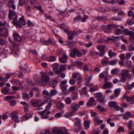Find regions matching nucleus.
I'll return each instance as SVG.
<instances>
[{
	"instance_id": "7",
	"label": "nucleus",
	"mask_w": 134,
	"mask_h": 134,
	"mask_svg": "<svg viewBox=\"0 0 134 134\" xmlns=\"http://www.w3.org/2000/svg\"><path fill=\"white\" fill-rule=\"evenodd\" d=\"M47 111L46 110H45L40 112L38 114L41 116V117L42 119H47L48 116L47 115L50 113V111H48L47 112Z\"/></svg>"
},
{
	"instance_id": "41",
	"label": "nucleus",
	"mask_w": 134,
	"mask_h": 134,
	"mask_svg": "<svg viewBox=\"0 0 134 134\" xmlns=\"http://www.w3.org/2000/svg\"><path fill=\"white\" fill-rule=\"evenodd\" d=\"M46 17V18L51 21H54L55 20L54 19L52 16L49 15H45Z\"/></svg>"
},
{
	"instance_id": "25",
	"label": "nucleus",
	"mask_w": 134,
	"mask_h": 134,
	"mask_svg": "<svg viewBox=\"0 0 134 134\" xmlns=\"http://www.w3.org/2000/svg\"><path fill=\"white\" fill-rule=\"evenodd\" d=\"M65 103L68 104H71L72 103L71 99L69 97H67L64 99Z\"/></svg>"
},
{
	"instance_id": "6",
	"label": "nucleus",
	"mask_w": 134,
	"mask_h": 134,
	"mask_svg": "<svg viewBox=\"0 0 134 134\" xmlns=\"http://www.w3.org/2000/svg\"><path fill=\"white\" fill-rule=\"evenodd\" d=\"M105 47V46L103 44L100 45L97 47V49L100 52V55L101 57H103L104 54V49Z\"/></svg>"
},
{
	"instance_id": "32",
	"label": "nucleus",
	"mask_w": 134,
	"mask_h": 134,
	"mask_svg": "<svg viewBox=\"0 0 134 134\" xmlns=\"http://www.w3.org/2000/svg\"><path fill=\"white\" fill-rule=\"evenodd\" d=\"M15 97L14 96H9L5 97L4 98V99L5 100L8 101L9 100L14 99Z\"/></svg>"
},
{
	"instance_id": "45",
	"label": "nucleus",
	"mask_w": 134,
	"mask_h": 134,
	"mask_svg": "<svg viewBox=\"0 0 134 134\" xmlns=\"http://www.w3.org/2000/svg\"><path fill=\"white\" fill-rule=\"evenodd\" d=\"M123 99H126L127 102H129V99H130V96H127L126 94H125L123 96Z\"/></svg>"
},
{
	"instance_id": "40",
	"label": "nucleus",
	"mask_w": 134,
	"mask_h": 134,
	"mask_svg": "<svg viewBox=\"0 0 134 134\" xmlns=\"http://www.w3.org/2000/svg\"><path fill=\"white\" fill-rule=\"evenodd\" d=\"M82 17L80 15H78L74 18V20L75 21H80Z\"/></svg>"
},
{
	"instance_id": "58",
	"label": "nucleus",
	"mask_w": 134,
	"mask_h": 134,
	"mask_svg": "<svg viewBox=\"0 0 134 134\" xmlns=\"http://www.w3.org/2000/svg\"><path fill=\"white\" fill-rule=\"evenodd\" d=\"M25 3V0H19V6H21Z\"/></svg>"
},
{
	"instance_id": "35",
	"label": "nucleus",
	"mask_w": 134,
	"mask_h": 134,
	"mask_svg": "<svg viewBox=\"0 0 134 134\" xmlns=\"http://www.w3.org/2000/svg\"><path fill=\"white\" fill-rule=\"evenodd\" d=\"M115 25L113 24H110L106 26V29L107 30H110L113 28L115 27Z\"/></svg>"
},
{
	"instance_id": "2",
	"label": "nucleus",
	"mask_w": 134,
	"mask_h": 134,
	"mask_svg": "<svg viewBox=\"0 0 134 134\" xmlns=\"http://www.w3.org/2000/svg\"><path fill=\"white\" fill-rule=\"evenodd\" d=\"M41 83L42 85L43 86L46 85L47 83L49 82L50 80L49 75L45 72L41 73Z\"/></svg>"
},
{
	"instance_id": "21",
	"label": "nucleus",
	"mask_w": 134,
	"mask_h": 134,
	"mask_svg": "<svg viewBox=\"0 0 134 134\" xmlns=\"http://www.w3.org/2000/svg\"><path fill=\"white\" fill-rule=\"evenodd\" d=\"M86 80H87L85 84L86 86H88L89 84V82L91 81V77L90 76H88V75L87 74H86Z\"/></svg>"
},
{
	"instance_id": "17",
	"label": "nucleus",
	"mask_w": 134,
	"mask_h": 134,
	"mask_svg": "<svg viewBox=\"0 0 134 134\" xmlns=\"http://www.w3.org/2000/svg\"><path fill=\"white\" fill-rule=\"evenodd\" d=\"M76 88V87L75 86L70 87L69 88V90H67L66 92V93L68 94L71 92L74 91L75 90Z\"/></svg>"
},
{
	"instance_id": "52",
	"label": "nucleus",
	"mask_w": 134,
	"mask_h": 134,
	"mask_svg": "<svg viewBox=\"0 0 134 134\" xmlns=\"http://www.w3.org/2000/svg\"><path fill=\"white\" fill-rule=\"evenodd\" d=\"M67 86V85L60 86L62 90L63 91V92H64V93L65 94H66V91H67V90H66Z\"/></svg>"
},
{
	"instance_id": "36",
	"label": "nucleus",
	"mask_w": 134,
	"mask_h": 134,
	"mask_svg": "<svg viewBox=\"0 0 134 134\" xmlns=\"http://www.w3.org/2000/svg\"><path fill=\"white\" fill-rule=\"evenodd\" d=\"M105 96H103L101 98H97V100L101 103H104L105 102Z\"/></svg>"
},
{
	"instance_id": "62",
	"label": "nucleus",
	"mask_w": 134,
	"mask_h": 134,
	"mask_svg": "<svg viewBox=\"0 0 134 134\" xmlns=\"http://www.w3.org/2000/svg\"><path fill=\"white\" fill-rule=\"evenodd\" d=\"M93 131L94 134H99L100 132V131H99L98 128H96L94 129Z\"/></svg>"
},
{
	"instance_id": "44",
	"label": "nucleus",
	"mask_w": 134,
	"mask_h": 134,
	"mask_svg": "<svg viewBox=\"0 0 134 134\" xmlns=\"http://www.w3.org/2000/svg\"><path fill=\"white\" fill-rule=\"evenodd\" d=\"M117 62V60L114 59L113 60L109 62V65L110 64L111 65H115L116 64Z\"/></svg>"
},
{
	"instance_id": "20",
	"label": "nucleus",
	"mask_w": 134,
	"mask_h": 134,
	"mask_svg": "<svg viewBox=\"0 0 134 134\" xmlns=\"http://www.w3.org/2000/svg\"><path fill=\"white\" fill-rule=\"evenodd\" d=\"M56 67L53 69V70L55 72L56 74H60L61 73L60 71L58 70V68H59V65L58 64H56Z\"/></svg>"
},
{
	"instance_id": "47",
	"label": "nucleus",
	"mask_w": 134,
	"mask_h": 134,
	"mask_svg": "<svg viewBox=\"0 0 134 134\" xmlns=\"http://www.w3.org/2000/svg\"><path fill=\"white\" fill-rule=\"evenodd\" d=\"M24 116L25 118L28 120L32 117V115L30 114L27 113L25 114Z\"/></svg>"
},
{
	"instance_id": "4",
	"label": "nucleus",
	"mask_w": 134,
	"mask_h": 134,
	"mask_svg": "<svg viewBox=\"0 0 134 134\" xmlns=\"http://www.w3.org/2000/svg\"><path fill=\"white\" fill-rule=\"evenodd\" d=\"M70 108L71 111V115H74L76 111L80 108L78 103H71L70 104Z\"/></svg>"
},
{
	"instance_id": "48",
	"label": "nucleus",
	"mask_w": 134,
	"mask_h": 134,
	"mask_svg": "<svg viewBox=\"0 0 134 134\" xmlns=\"http://www.w3.org/2000/svg\"><path fill=\"white\" fill-rule=\"evenodd\" d=\"M129 102H130L132 104H134V96L130 97V99H129Z\"/></svg>"
},
{
	"instance_id": "8",
	"label": "nucleus",
	"mask_w": 134,
	"mask_h": 134,
	"mask_svg": "<svg viewBox=\"0 0 134 134\" xmlns=\"http://www.w3.org/2000/svg\"><path fill=\"white\" fill-rule=\"evenodd\" d=\"M110 107L115 109L116 111H119L120 110V107L117 105V103L115 101H111L109 102Z\"/></svg>"
},
{
	"instance_id": "9",
	"label": "nucleus",
	"mask_w": 134,
	"mask_h": 134,
	"mask_svg": "<svg viewBox=\"0 0 134 134\" xmlns=\"http://www.w3.org/2000/svg\"><path fill=\"white\" fill-rule=\"evenodd\" d=\"M89 54L94 58H97L100 56V54L98 53L92 51L90 52Z\"/></svg>"
},
{
	"instance_id": "57",
	"label": "nucleus",
	"mask_w": 134,
	"mask_h": 134,
	"mask_svg": "<svg viewBox=\"0 0 134 134\" xmlns=\"http://www.w3.org/2000/svg\"><path fill=\"white\" fill-rule=\"evenodd\" d=\"M30 1L31 4L36 5L38 4V2L36 0H30Z\"/></svg>"
},
{
	"instance_id": "19",
	"label": "nucleus",
	"mask_w": 134,
	"mask_h": 134,
	"mask_svg": "<svg viewBox=\"0 0 134 134\" xmlns=\"http://www.w3.org/2000/svg\"><path fill=\"white\" fill-rule=\"evenodd\" d=\"M91 123L90 121L89 120L87 121H85L83 123V125L87 129H88L89 128L90 125Z\"/></svg>"
},
{
	"instance_id": "12",
	"label": "nucleus",
	"mask_w": 134,
	"mask_h": 134,
	"mask_svg": "<svg viewBox=\"0 0 134 134\" xmlns=\"http://www.w3.org/2000/svg\"><path fill=\"white\" fill-rule=\"evenodd\" d=\"M9 90V88L5 87L3 89H1V92L4 94H10L8 93ZM15 93V92H13L11 94H13Z\"/></svg>"
},
{
	"instance_id": "61",
	"label": "nucleus",
	"mask_w": 134,
	"mask_h": 134,
	"mask_svg": "<svg viewBox=\"0 0 134 134\" xmlns=\"http://www.w3.org/2000/svg\"><path fill=\"white\" fill-rule=\"evenodd\" d=\"M10 105L11 106H14L16 104V101L15 100H13L10 102Z\"/></svg>"
},
{
	"instance_id": "46",
	"label": "nucleus",
	"mask_w": 134,
	"mask_h": 134,
	"mask_svg": "<svg viewBox=\"0 0 134 134\" xmlns=\"http://www.w3.org/2000/svg\"><path fill=\"white\" fill-rule=\"evenodd\" d=\"M96 19L98 20L102 21L103 20L106 19V17L105 16H98Z\"/></svg>"
},
{
	"instance_id": "18",
	"label": "nucleus",
	"mask_w": 134,
	"mask_h": 134,
	"mask_svg": "<svg viewBox=\"0 0 134 134\" xmlns=\"http://www.w3.org/2000/svg\"><path fill=\"white\" fill-rule=\"evenodd\" d=\"M40 100H37V102H33L32 103V104L34 106H41L43 104L45 103L46 102V101H44L43 103L40 104H39V102H40Z\"/></svg>"
},
{
	"instance_id": "29",
	"label": "nucleus",
	"mask_w": 134,
	"mask_h": 134,
	"mask_svg": "<svg viewBox=\"0 0 134 134\" xmlns=\"http://www.w3.org/2000/svg\"><path fill=\"white\" fill-rule=\"evenodd\" d=\"M57 107L58 109H62L64 108V105L62 103H58L57 104Z\"/></svg>"
},
{
	"instance_id": "59",
	"label": "nucleus",
	"mask_w": 134,
	"mask_h": 134,
	"mask_svg": "<svg viewBox=\"0 0 134 134\" xmlns=\"http://www.w3.org/2000/svg\"><path fill=\"white\" fill-rule=\"evenodd\" d=\"M133 123V121H129V123L128 124L127 126L130 129H131L132 128V124Z\"/></svg>"
},
{
	"instance_id": "30",
	"label": "nucleus",
	"mask_w": 134,
	"mask_h": 134,
	"mask_svg": "<svg viewBox=\"0 0 134 134\" xmlns=\"http://www.w3.org/2000/svg\"><path fill=\"white\" fill-rule=\"evenodd\" d=\"M74 125L76 129V132L82 129V127L81 126V124H75Z\"/></svg>"
},
{
	"instance_id": "5",
	"label": "nucleus",
	"mask_w": 134,
	"mask_h": 134,
	"mask_svg": "<svg viewBox=\"0 0 134 134\" xmlns=\"http://www.w3.org/2000/svg\"><path fill=\"white\" fill-rule=\"evenodd\" d=\"M52 132L55 134H69L66 130L62 128L55 127L53 129Z\"/></svg>"
},
{
	"instance_id": "37",
	"label": "nucleus",
	"mask_w": 134,
	"mask_h": 134,
	"mask_svg": "<svg viewBox=\"0 0 134 134\" xmlns=\"http://www.w3.org/2000/svg\"><path fill=\"white\" fill-rule=\"evenodd\" d=\"M98 89V86H95L94 87H92L90 89L89 91L91 92H93Z\"/></svg>"
},
{
	"instance_id": "31",
	"label": "nucleus",
	"mask_w": 134,
	"mask_h": 134,
	"mask_svg": "<svg viewBox=\"0 0 134 134\" xmlns=\"http://www.w3.org/2000/svg\"><path fill=\"white\" fill-rule=\"evenodd\" d=\"M19 22L21 24L23 25H26V23L25 22V19H24V17H22L20 18L19 19Z\"/></svg>"
},
{
	"instance_id": "11",
	"label": "nucleus",
	"mask_w": 134,
	"mask_h": 134,
	"mask_svg": "<svg viewBox=\"0 0 134 134\" xmlns=\"http://www.w3.org/2000/svg\"><path fill=\"white\" fill-rule=\"evenodd\" d=\"M58 81V80L56 79L53 80L49 83V86L53 88H55V87L57 85Z\"/></svg>"
},
{
	"instance_id": "64",
	"label": "nucleus",
	"mask_w": 134,
	"mask_h": 134,
	"mask_svg": "<svg viewBox=\"0 0 134 134\" xmlns=\"http://www.w3.org/2000/svg\"><path fill=\"white\" fill-rule=\"evenodd\" d=\"M129 50L130 51H134V47L131 44H130L129 46Z\"/></svg>"
},
{
	"instance_id": "10",
	"label": "nucleus",
	"mask_w": 134,
	"mask_h": 134,
	"mask_svg": "<svg viewBox=\"0 0 134 134\" xmlns=\"http://www.w3.org/2000/svg\"><path fill=\"white\" fill-rule=\"evenodd\" d=\"M68 58V56L66 54H64L62 57L59 58L60 62L62 63H66L67 62Z\"/></svg>"
},
{
	"instance_id": "26",
	"label": "nucleus",
	"mask_w": 134,
	"mask_h": 134,
	"mask_svg": "<svg viewBox=\"0 0 134 134\" xmlns=\"http://www.w3.org/2000/svg\"><path fill=\"white\" fill-rule=\"evenodd\" d=\"M103 1L105 3H108L113 4L115 3L118 1H116L114 0H103Z\"/></svg>"
},
{
	"instance_id": "13",
	"label": "nucleus",
	"mask_w": 134,
	"mask_h": 134,
	"mask_svg": "<svg viewBox=\"0 0 134 134\" xmlns=\"http://www.w3.org/2000/svg\"><path fill=\"white\" fill-rule=\"evenodd\" d=\"M111 82H108L105 83L102 86V88L104 89L111 88L112 86Z\"/></svg>"
},
{
	"instance_id": "14",
	"label": "nucleus",
	"mask_w": 134,
	"mask_h": 134,
	"mask_svg": "<svg viewBox=\"0 0 134 134\" xmlns=\"http://www.w3.org/2000/svg\"><path fill=\"white\" fill-rule=\"evenodd\" d=\"M17 112L16 111H13L11 113L10 115L12 117V119L15 120V121H16L17 119Z\"/></svg>"
},
{
	"instance_id": "60",
	"label": "nucleus",
	"mask_w": 134,
	"mask_h": 134,
	"mask_svg": "<svg viewBox=\"0 0 134 134\" xmlns=\"http://www.w3.org/2000/svg\"><path fill=\"white\" fill-rule=\"evenodd\" d=\"M14 1L13 0H11L8 3V5L10 7H11L12 6L14 5Z\"/></svg>"
},
{
	"instance_id": "16",
	"label": "nucleus",
	"mask_w": 134,
	"mask_h": 134,
	"mask_svg": "<svg viewBox=\"0 0 134 134\" xmlns=\"http://www.w3.org/2000/svg\"><path fill=\"white\" fill-rule=\"evenodd\" d=\"M65 31L67 34L69 36L68 38L70 40H72L73 38L72 35V33L70 32V31L67 30L65 29Z\"/></svg>"
},
{
	"instance_id": "23",
	"label": "nucleus",
	"mask_w": 134,
	"mask_h": 134,
	"mask_svg": "<svg viewBox=\"0 0 134 134\" xmlns=\"http://www.w3.org/2000/svg\"><path fill=\"white\" fill-rule=\"evenodd\" d=\"M103 121L100 120L98 117H96L95 119L94 123L96 124H101L102 123Z\"/></svg>"
},
{
	"instance_id": "43",
	"label": "nucleus",
	"mask_w": 134,
	"mask_h": 134,
	"mask_svg": "<svg viewBox=\"0 0 134 134\" xmlns=\"http://www.w3.org/2000/svg\"><path fill=\"white\" fill-rule=\"evenodd\" d=\"M74 121L75 123H76L75 124H81L80 122L81 120L78 118H75L74 119Z\"/></svg>"
},
{
	"instance_id": "15",
	"label": "nucleus",
	"mask_w": 134,
	"mask_h": 134,
	"mask_svg": "<svg viewBox=\"0 0 134 134\" xmlns=\"http://www.w3.org/2000/svg\"><path fill=\"white\" fill-rule=\"evenodd\" d=\"M108 59V58H105L102 59L101 61V64L104 66L109 65L108 61L106 60Z\"/></svg>"
},
{
	"instance_id": "27",
	"label": "nucleus",
	"mask_w": 134,
	"mask_h": 134,
	"mask_svg": "<svg viewBox=\"0 0 134 134\" xmlns=\"http://www.w3.org/2000/svg\"><path fill=\"white\" fill-rule=\"evenodd\" d=\"M108 53L110 58H111L113 57L116 55V53L114 52H113L111 50H109L108 51Z\"/></svg>"
},
{
	"instance_id": "54",
	"label": "nucleus",
	"mask_w": 134,
	"mask_h": 134,
	"mask_svg": "<svg viewBox=\"0 0 134 134\" xmlns=\"http://www.w3.org/2000/svg\"><path fill=\"white\" fill-rule=\"evenodd\" d=\"M65 65H62L60 66L59 70L60 71V72H61L63 70H65Z\"/></svg>"
},
{
	"instance_id": "51",
	"label": "nucleus",
	"mask_w": 134,
	"mask_h": 134,
	"mask_svg": "<svg viewBox=\"0 0 134 134\" xmlns=\"http://www.w3.org/2000/svg\"><path fill=\"white\" fill-rule=\"evenodd\" d=\"M41 41L43 43L42 44H46L47 45H48V42L47 41H46L43 38H41Z\"/></svg>"
},
{
	"instance_id": "39",
	"label": "nucleus",
	"mask_w": 134,
	"mask_h": 134,
	"mask_svg": "<svg viewBox=\"0 0 134 134\" xmlns=\"http://www.w3.org/2000/svg\"><path fill=\"white\" fill-rule=\"evenodd\" d=\"M97 108L100 109L101 112L104 111L105 109L103 106H101L99 105H98L97 106Z\"/></svg>"
},
{
	"instance_id": "50",
	"label": "nucleus",
	"mask_w": 134,
	"mask_h": 134,
	"mask_svg": "<svg viewBox=\"0 0 134 134\" xmlns=\"http://www.w3.org/2000/svg\"><path fill=\"white\" fill-rule=\"evenodd\" d=\"M86 113L85 111H80L77 113V114L80 116H83L85 115Z\"/></svg>"
},
{
	"instance_id": "3",
	"label": "nucleus",
	"mask_w": 134,
	"mask_h": 134,
	"mask_svg": "<svg viewBox=\"0 0 134 134\" xmlns=\"http://www.w3.org/2000/svg\"><path fill=\"white\" fill-rule=\"evenodd\" d=\"M9 18L11 19H13L12 22L13 24L16 25H17V16L15 12L11 10H9Z\"/></svg>"
},
{
	"instance_id": "55",
	"label": "nucleus",
	"mask_w": 134,
	"mask_h": 134,
	"mask_svg": "<svg viewBox=\"0 0 134 134\" xmlns=\"http://www.w3.org/2000/svg\"><path fill=\"white\" fill-rule=\"evenodd\" d=\"M8 40H9V41L11 42V43L12 44H13L14 47H15L16 46V44L15 43H14V42L12 41V38L10 37H9L8 38Z\"/></svg>"
},
{
	"instance_id": "22",
	"label": "nucleus",
	"mask_w": 134,
	"mask_h": 134,
	"mask_svg": "<svg viewBox=\"0 0 134 134\" xmlns=\"http://www.w3.org/2000/svg\"><path fill=\"white\" fill-rule=\"evenodd\" d=\"M77 52V49H74L73 51L71 52V53H70V56L73 58H74L76 56V54Z\"/></svg>"
},
{
	"instance_id": "38",
	"label": "nucleus",
	"mask_w": 134,
	"mask_h": 134,
	"mask_svg": "<svg viewBox=\"0 0 134 134\" xmlns=\"http://www.w3.org/2000/svg\"><path fill=\"white\" fill-rule=\"evenodd\" d=\"M115 95L116 97H117L119 96L120 93V90L119 89H115L114 91Z\"/></svg>"
},
{
	"instance_id": "1",
	"label": "nucleus",
	"mask_w": 134,
	"mask_h": 134,
	"mask_svg": "<svg viewBox=\"0 0 134 134\" xmlns=\"http://www.w3.org/2000/svg\"><path fill=\"white\" fill-rule=\"evenodd\" d=\"M127 77H128L129 79L131 77V75L129 73V71L126 69L122 70L120 75V77L121 79L120 81L125 82Z\"/></svg>"
},
{
	"instance_id": "49",
	"label": "nucleus",
	"mask_w": 134,
	"mask_h": 134,
	"mask_svg": "<svg viewBox=\"0 0 134 134\" xmlns=\"http://www.w3.org/2000/svg\"><path fill=\"white\" fill-rule=\"evenodd\" d=\"M88 18V16L87 15H84L83 17H82L81 18V21L82 22H85L86 21V20H87Z\"/></svg>"
},
{
	"instance_id": "34",
	"label": "nucleus",
	"mask_w": 134,
	"mask_h": 134,
	"mask_svg": "<svg viewBox=\"0 0 134 134\" xmlns=\"http://www.w3.org/2000/svg\"><path fill=\"white\" fill-rule=\"evenodd\" d=\"M57 92V91L55 89L52 90L50 91V94L51 95V97L52 96H55L56 95Z\"/></svg>"
},
{
	"instance_id": "28",
	"label": "nucleus",
	"mask_w": 134,
	"mask_h": 134,
	"mask_svg": "<svg viewBox=\"0 0 134 134\" xmlns=\"http://www.w3.org/2000/svg\"><path fill=\"white\" fill-rule=\"evenodd\" d=\"M56 60V58L55 56H49L48 57L47 61L53 62L55 61Z\"/></svg>"
},
{
	"instance_id": "53",
	"label": "nucleus",
	"mask_w": 134,
	"mask_h": 134,
	"mask_svg": "<svg viewBox=\"0 0 134 134\" xmlns=\"http://www.w3.org/2000/svg\"><path fill=\"white\" fill-rule=\"evenodd\" d=\"M96 97L97 98H100L103 97L102 93L100 92L96 93Z\"/></svg>"
},
{
	"instance_id": "56",
	"label": "nucleus",
	"mask_w": 134,
	"mask_h": 134,
	"mask_svg": "<svg viewBox=\"0 0 134 134\" xmlns=\"http://www.w3.org/2000/svg\"><path fill=\"white\" fill-rule=\"evenodd\" d=\"M128 88L130 90L132 89L133 87H134V82L131 84L127 86Z\"/></svg>"
},
{
	"instance_id": "42",
	"label": "nucleus",
	"mask_w": 134,
	"mask_h": 134,
	"mask_svg": "<svg viewBox=\"0 0 134 134\" xmlns=\"http://www.w3.org/2000/svg\"><path fill=\"white\" fill-rule=\"evenodd\" d=\"M125 131L124 128L121 126H120L118 130L117 131V133H119L120 131H121L122 132H124Z\"/></svg>"
},
{
	"instance_id": "33",
	"label": "nucleus",
	"mask_w": 134,
	"mask_h": 134,
	"mask_svg": "<svg viewBox=\"0 0 134 134\" xmlns=\"http://www.w3.org/2000/svg\"><path fill=\"white\" fill-rule=\"evenodd\" d=\"M45 101H46V102H45L44 104L46 103L47 104V105L46 107V110H48L51 107L52 105V103L51 102H47L46 100H45Z\"/></svg>"
},
{
	"instance_id": "63",
	"label": "nucleus",
	"mask_w": 134,
	"mask_h": 134,
	"mask_svg": "<svg viewBox=\"0 0 134 134\" xmlns=\"http://www.w3.org/2000/svg\"><path fill=\"white\" fill-rule=\"evenodd\" d=\"M67 82V81L66 80H65L62 81L60 84V86H64Z\"/></svg>"
},
{
	"instance_id": "24",
	"label": "nucleus",
	"mask_w": 134,
	"mask_h": 134,
	"mask_svg": "<svg viewBox=\"0 0 134 134\" xmlns=\"http://www.w3.org/2000/svg\"><path fill=\"white\" fill-rule=\"evenodd\" d=\"M78 93L77 92H73L72 95L73 96L72 97V100H74L76 99L78 97Z\"/></svg>"
}]
</instances>
